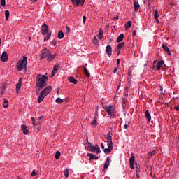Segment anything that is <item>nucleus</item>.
Wrapping results in <instances>:
<instances>
[{
	"label": "nucleus",
	"instance_id": "nucleus-49",
	"mask_svg": "<svg viewBox=\"0 0 179 179\" xmlns=\"http://www.w3.org/2000/svg\"><path fill=\"white\" fill-rule=\"evenodd\" d=\"M117 69H117V67H115V68L114 69L113 73H117Z\"/></svg>",
	"mask_w": 179,
	"mask_h": 179
},
{
	"label": "nucleus",
	"instance_id": "nucleus-37",
	"mask_svg": "<svg viewBox=\"0 0 179 179\" xmlns=\"http://www.w3.org/2000/svg\"><path fill=\"white\" fill-rule=\"evenodd\" d=\"M20 87H22V84L21 83H17L16 85V90L17 91H20Z\"/></svg>",
	"mask_w": 179,
	"mask_h": 179
},
{
	"label": "nucleus",
	"instance_id": "nucleus-45",
	"mask_svg": "<svg viewBox=\"0 0 179 179\" xmlns=\"http://www.w3.org/2000/svg\"><path fill=\"white\" fill-rule=\"evenodd\" d=\"M156 155V151L153 150L151 152V156H155Z\"/></svg>",
	"mask_w": 179,
	"mask_h": 179
},
{
	"label": "nucleus",
	"instance_id": "nucleus-58",
	"mask_svg": "<svg viewBox=\"0 0 179 179\" xmlns=\"http://www.w3.org/2000/svg\"><path fill=\"white\" fill-rule=\"evenodd\" d=\"M155 20H156L157 23H159V18H157Z\"/></svg>",
	"mask_w": 179,
	"mask_h": 179
},
{
	"label": "nucleus",
	"instance_id": "nucleus-29",
	"mask_svg": "<svg viewBox=\"0 0 179 179\" xmlns=\"http://www.w3.org/2000/svg\"><path fill=\"white\" fill-rule=\"evenodd\" d=\"M111 150H113V144H112V147L110 148L109 146H108V148H105L104 149V153H110V152H111Z\"/></svg>",
	"mask_w": 179,
	"mask_h": 179
},
{
	"label": "nucleus",
	"instance_id": "nucleus-20",
	"mask_svg": "<svg viewBox=\"0 0 179 179\" xmlns=\"http://www.w3.org/2000/svg\"><path fill=\"white\" fill-rule=\"evenodd\" d=\"M162 48L166 52H167L168 55H171V52H170V49L169 47L164 44L162 45Z\"/></svg>",
	"mask_w": 179,
	"mask_h": 179
},
{
	"label": "nucleus",
	"instance_id": "nucleus-11",
	"mask_svg": "<svg viewBox=\"0 0 179 179\" xmlns=\"http://www.w3.org/2000/svg\"><path fill=\"white\" fill-rule=\"evenodd\" d=\"M9 59L8 57V53L6 52H3L1 56V62H6Z\"/></svg>",
	"mask_w": 179,
	"mask_h": 179
},
{
	"label": "nucleus",
	"instance_id": "nucleus-31",
	"mask_svg": "<svg viewBox=\"0 0 179 179\" xmlns=\"http://www.w3.org/2000/svg\"><path fill=\"white\" fill-rule=\"evenodd\" d=\"M98 38H99V40H101L103 38V29L101 28L99 29V34L98 35Z\"/></svg>",
	"mask_w": 179,
	"mask_h": 179
},
{
	"label": "nucleus",
	"instance_id": "nucleus-56",
	"mask_svg": "<svg viewBox=\"0 0 179 179\" xmlns=\"http://www.w3.org/2000/svg\"><path fill=\"white\" fill-rule=\"evenodd\" d=\"M113 19H114V20H117V19H118V15H117L116 17H115Z\"/></svg>",
	"mask_w": 179,
	"mask_h": 179
},
{
	"label": "nucleus",
	"instance_id": "nucleus-24",
	"mask_svg": "<svg viewBox=\"0 0 179 179\" xmlns=\"http://www.w3.org/2000/svg\"><path fill=\"white\" fill-rule=\"evenodd\" d=\"M83 73L87 76V78H90V73H89L87 68L84 67Z\"/></svg>",
	"mask_w": 179,
	"mask_h": 179
},
{
	"label": "nucleus",
	"instance_id": "nucleus-51",
	"mask_svg": "<svg viewBox=\"0 0 179 179\" xmlns=\"http://www.w3.org/2000/svg\"><path fill=\"white\" fill-rule=\"evenodd\" d=\"M124 129H128V124H124Z\"/></svg>",
	"mask_w": 179,
	"mask_h": 179
},
{
	"label": "nucleus",
	"instance_id": "nucleus-26",
	"mask_svg": "<svg viewBox=\"0 0 179 179\" xmlns=\"http://www.w3.org/2000/svg\"><path fill=\"white\" fill-rule=\"evenodd\" d=\"M132 26V22L128 21L127 24H125V30H129V28Z\"/></svg>",
	"mask_w": 179,
	"mask_h": 179
},
{
	"label": "nucleus",
	"instance_id": "nucleus-35",
	"mask_svg": "<svg viewBox=\"0 0 179 179\" xmlns=\"http://www.w3.org/2000/svg\"><path fill=\"white\" fill-rule=\"evenodd\" d=\"M61 156V152L59 151H57L56 154L55 155V157L57 160H58V159H59V157Z\"/></svg>",
	"mask_w": 179,
	"mask_h": 179
},
{
	"label": "nucleus",
	"instance_id": "nucleus-19",
	"mask_svg": "<svg viewBox=\"0 0 179 179\" xmlns=\"http://www.w3.org/2000/svg\"><path fill=\"white\" fill-rule=\"evenodd\" d=\"M163 65H164V61L161 60V61L158 62V63L157 64V71H160V69H162V66H163Z\"/></svg>",
	"mask_w": 179,
	"mask_h": 179
},
{
	"label": "nucleus",
	"instance_id": "nucleus-4",
	"mask_svg": "<svg viewBox=\"0 0 179 179\" xmlns=\"http://www.w3.org/2000/svg\"><path fill=\"white\" fill-rule=\"evenodd\" d=\"M48 25L46 24H43L42 29L41 31V33L43 36H46L44 37V41H47L48 40H50L51 38V33H48Z\"/></svg>",
	"mask_w": 179,
	"mask_h": 179
},
{
	"label": "nucleus",
	"instance_id": "nucleus-15",
	"mask_svg": "<svg viewBox=\"0 0 179 179\" xmlns=\"http://www.w3.org/2000/svg\"><path fill=\"white\" fill-rule=\"evenodd\" d=\"M58 69H59V64H56L54 67H53V70L52 71V76L51 78H52L53 76H55V73H57L58 72Z\"/></svg>",
	"mask_w": 179,
	"mask_h": 179
},
{
	"label": "nucleus",
	"instance_id": "nucleus-43",
	"mask_svg": "<svg viewBox=\"0 0 179 179\" xmlns=\"http://www.w3.org/2000/svg\"><path fill=\"white\" fill-rule=\"evenodd\" d=\"M34 176H36V170H34L31 173V176L34 177Z\"/></svg>",
	"mask_w": 179,
	"mask_h": 179
},
{
	"label": "nucleus",
	"instance_id": "nucleus-9",
	"mask_svg": "<svg viewBox=\"0 0 179 179\" xmlns=\"http://www.w3.org/2000/svg\"><path fill=\"white\" fill-rule=\"evenodd\" d=\"M89 150L90 152H94V153L96 154H99L101 152L100 150V147H99L98 145L94 146L92 145H91L90 147L89 148Z\"/></svg>",
	"mask_w": 179,
	"mask_h": 179
},
{
	"label": "nucleus",
	"instance_id": "nucleus-5",
	"mask_svg": "<svg viewBox=\"0 0 179 179\" xmlns=\"http://www.w3.org/2000/svg\"><path fill=\"white\" fill-rule=\"evenodd\" d=\"M106 139L107 142V145L109 148H111L113 145V129L108 132L106 136Z\"/></svg>",
	"mask_w": 179,
	"mask_h": 179
},
{
	"label": "nucleus",
	"instance_id": "nucleus-17",
	"mask_svg": "<svg viewBox=\"0 0 179 179\" xmlns=\"http://www.w3.org/2000/svg\"><path fill=\"white\" fill-rule=\"evenodd\" d=\"M87 157H90V160H99V157L92 153H87Z\"/></svg>",
	"mask_w": 179,
	"mask_h": 179
},
{
	"label": "nucleus",
	"instance_id": "nucleus-28",
	"mask_svg": "<svg viewBox=\"0 0 179 179\" xmlns=\"http://www.w3.org/2000/svg\"><path fill=\"white\" fill-rule=\"evenodd\" d=\"M124 40V34H121L117 38V43H121V41Z\"/></svg>",
	"mask_w": 179,
	"mask_h": 179
},
{
	"label": "nucleus",
	"instance_id": "nucleus-63",
	"mask_svg": "<svg viewBox=\"0 0 179 179\" xmlns=\"http://www.w3.org/2000/svg\"><path fill=\"white\" fill-rule=\"evenodd\" d=\"M0 8H1V5H0Z\"/></svg>",
	"mask_w": 179,
	"mask_h": 179
},
{
	"label": "nucleus",
	"instance_id": "nucleus-36",
	"mask_svg": "<svg viewBox=\"0 0 179 179\" xmlns=\"http://www.w3.org/2000/svg\"><path fill=\"white\" fill-rule=\"evenodd\" d=\"M10 13H9V10H6L5 11V16H6V20H8V19H9V16H10Z\"/></svg>",
	"mask_w": 179,
	"mask_h": 179
},
{
	"label": "nucleus",
	"instance_id": "nucleus-32",
	"mask_svg": "<svg viewBox=\"0 0 179 179\" xmlns=\"http://www.w3.org/2000/svg\"><path fill=\"white\" fill-rule=\"evenodd\" d=\"M47 58H48L47 59L48 61H52V59H54V58H55V54L52 55H49V56H48Z\"/></svg>",
	"mask_w": 179,
	"mask_h": 179
},
{
	"label": "nucleus",
	"instance_id": "nucleus-47",
	"mask_svg": "<svg viewBox=\"0 0 179 179\" xmlns=\"http://www.w3.org/2000/svg\"><path fill=\"white\" fill-rule=\"evenodd\" d=\"M121 62V61L120 60V59H117V66H118V65H120V63Z\"/></svg>",
	"mask_w": 179,
	"mask_h": 179
},
{
	"label": "nucleus",
	"instance_id": "nucleus-21",
	"mask_svg": "<svg viewBox=\"0 0 179 179\" xmlns=\"http://www.w3.org/2000/svg\"><path fill=\"white\" fill-rule=\"evenodd\" d=\"M8 106L9 101H8V99H6V98H4L3 101V107H4V108H8Z\"/></svg>",
	"mask_w": 179,
	"mask_h": 179
},
{
	"label": "nucleus",
	"instance_id": "nucleus-38",
	"mask_svg": "<svg viewBox=\"0 0 179 179\" xmlns=\"http://www.w3.org/2000/svg\"><path fill=\"white\" fill-rule=\"evenodd\" d=\"M136 178L138 179L141 178V176L139 175V172L138 171V170L136 171Z\"/></svg>",
	"mask_w": 179,
	"mask_h": 179
},
{
	"label": "nucleus",
	"instance_id": "nucleus-25",
	"mask_svg": "<svg viewBox=\"0 0 179 179\" xmlns=\"http://www.w3.org/2000/svg\"><path fill=\"white\" fill-rule=\"evenodd\" d=\"M69 80L71 82V83H73L74 85H76V83H78V80L73 77H69Z\"/></svg>",
	"mask_w": 179,
	"mask_h": 179
},
{
	"label": "nucleus",
	"instance_id": "nucleus-60",
	"mask_svg": "<svg viewBox=\"0 0 179 179\" xmlns=\"http://www.w3.org/2000/svg\"><path fill=\"white\" fill-rule=\"evenodd\" d=\"M43 119V117L42 116H40L39 117V120H42Z\"/></svg>",
	"mask_w": 179,
	"mask_h": 179
},
{
	"label": "nucleus",
	"instance_id": "nucleus-7",
	"mask_svg": "<svg viewBox=\"0 0 179 179\" xmlns=\"http://www.w3.org/2000/svg\"><path fill=\"white\" fill-rule=\"evenodd\" d=\"M71 1L73 6H80V5H81V6H83V5H85V1L86 0H71Z\"/></svg>",
	"mask_w": 179,
	"mask_h": 179
},
{
	"label": "nucleus",
	"instance_id": "nucleus-3",
	"mask_svg": "<svg viewBox=\"0 0 179 179\" xmlns=\"http://www.w3.org/2000/svg\"><path fill=\"white\" fill-rule=\"evenodd\" d=\"M27 66V57L23 56V59L18 61L17 63V71L18 72H21L22 69H26V66Z\"/></svg>",
	"mask_w": 179,
	"mask_h": 179
},
{
	"label": "nucleus",
	"instance_id": "nucleus-34",
	"mask_svg": "<svg viewBox=\"0 0 179 179\" xmlns=\"http://www.w3.org/2000/svg\"><path fill=\"white\" fill-rule=\"evenodd\" d=\"M56 103L57 104H62V103H64V99H61V98H57L56 100H55Z\"/></svg>",
	"mask_w": 179,
	"mask_h": 179
},
{
	"label": "nucleus",
	"instance_id": "nucleus-39",
	"mask_svg": "<svg viewBox=\"0 0 179 179\" xmlns=\"http://www.w3.org/2000/svg\"><path fill=\"white\" fill-rule=\"evenodd\" d=\"M1 6H5L6 1L5 0H1Z\"/></svg>",
	"mask_w": 179,
	"mask_h": 179
},
{
	"label": "nucleus",
	"instance_id": "nucleus-42",
	"mask_svg": "<svg viewBox=\"0 0 179 179\" xmlns=\"http://www.w3.org/2000/svg\"><path fill=\"white\" fill-rule=\"evenodd\" d=\"M129 76H132V69L129 70Z\"/></svg>",
	"mask_w": 179,
	"mask_h": 179
},
{
	"label": "nucleus",
	"instance_id": "nucleus-6",
	"mask_svg": "<svg viewBox=\"0 0 179 179\" xmlns=\"http://www.w3.org/2000/svg\"><path fill=\"white\" fill-rule=\"evenodd\" d=\"M103 108L106 111V113L108 114V115H110V117H113L115 113H114V106L110 105L109 106H103Z\"/></svg>",
	"mask_w": 179,
	"mask_h": 179
},
{
	"label": "nucleus",
	"instance_id": "nucleus-2",
	"mask_svg": "<svg viewBox=\"0 0 179 179\" xmlns=\"http://www.w3.org/2000/svg\"><path fill=\"white\" fill-rule=\"evenodd\" d=\"M52 90V87H51V86H48L44 90H43L41 92L39 96L38 97V103H41V101L44 100V97H45L46 96H48V94L51 93Z\"/></svg>",
	"mask_w": 179,
	"mask_h": 179
},
{
	"label": "nucleus",
	"instance_id": "nucleus-57",
	"mask_svg": "<svg viewBox=\"0 0 179 179\" xmlns=\"http://www.w3.org/2000/svg\"><path fill=\"white\" fill-rule=\"evenodd\" d=\"M97 40V38L96 36L94 37V41H96Z\"/></svg>",
	"mask_w": 179,
	"mask_h": 179
},
{
	"label": "nucleus",
	"instance_id": "nucleus-48",
	"mask_svg": "<svg viewBox=\"0 0 179 179\" xmlns=\"http://www.w3.org/2000/svg\"><path fill=\"white\" fill-rule=\"evenodd\" d=\"M136 36V31H133V37H135Z\"/></svg>",
	"mask_w": 179,
	"mask_h": 179
},
{
	"label": "nucleus",
	"instance_id": "nucleus-27",
	"mask_svg": "<svg viewBox=\"0 0 179 179\" xmlns=\"http://www.w3.org/2000/svg\"><path fill=\"white\" fill-rule=\"evenodd\" d=\"M64 32L62 31H59L58 32V39L59 40H62V38L64 37Z\"/></svg>",
	"mask_w": 179,
	"mask_h": 179
},
{
	"label": "nucleus",
	"instance_id": "nucleus-14",
	"mask_svg": "<svg viewBox=\"0 0 179 179\" xmlns=\"http://www.w3.org/2000/svg\"><path fill=\"white\" fill-rule=\"evenodd\" d=\"M134 12H138V10H139V8H141V5H139V2H138V1L136 0L134 1Z\"/></svg>",
	"mask_w": 179,
	"mask_h": 179
},
{
	"label": "nucleus",
	"instance_id": "nucleus-30",
	"mask_svg": "<svg viewBox=\"0 0 179 179\" xmlns=\"http://www.w3.org/2000/svg\"><path fill=\"white\" fill-rule=\"evenodd\" d=\"M64 174L66 178H68V177H69V169H68V168L64 169Z\"/></svg>",
	"mask_w": 179,
	"mask_h": 179
},
{
	"label": "nucleus",
	"instance_id": "nucleus-62",
	"mask_svg": "<svg viewBox=\"0 0 179 179\" xmlns=\"http://www.w3.org/2000/svg\"><path fill=\"white\" fill-rule=\"evenodd\" d=\"M17 179H22L20 177H19Z\"/></svg>",
	"mask_w": 179,
	"mask_h": 179
},
{
	"label": "nucleus",
	"instance_id": "nucleus-52",
	"mask_svg": "<svg viewBox=\"0 0 179 179\" xmlns=\"http://www.w3.org/2000/svg\"><path fill=\"white\" fill-rule=\"evenodd\" d=\"M99 116V114L97 113V110L95 112V116L94 117H96V118H97V117Z\"/></svg>",
	"mask_w": 179,
	"mask_h": 179
},
{
	"label": "nucleus",
	"instance_id": "nucleus-44",
	"mask_svg": "<svg viewBox=\"0 0 179 179\" xmlns=\"http://www.w3.org/2000/svg\"><path fill=\"white\" fill-rule=\"evenodd\" d=\"M174 108L176 110V111H179V105L176 106Z\"/></svg>",
	"mask_w": 179,
	"mask_h": 179
},
{
	"label": "nucleus",
	"instance_id": "nucleus-18",
	"mask_svg": "<svg viewBox=\"0 0 179 179\" xmlns=\"http://www.w3.org/2000/svg\"><path fill=\"white\" fill-rule=\"evenodd\" d=\"M145 115L147 121L148 122H150V121H152V116L150 115V113H149V110L145 111Z\"/></svg>",
	"mask_w": 179,
	"mask_h": 179
},
{
	"label": "nucleus",
	"instance_id": "nucleus-54",
	"mask_svg": "<svg viewBox=\"0 0 179 179\" xmlns=\"http://www.w3.org/2000/svg\"><path fill=\"white\" fill-rule=\"evenodd\" d=\"M33 127H34V128H36V122H33Z\"/></svg>",
	"mask_w": 179,
	"mask_h": 179
},
{
	"label": "nucleus",
	"instance_id": "nucleus-40",
	"mask_svg": "<svg viewBox=\"0 0 179 179\" xmlns=\"http://www.w3.org/2000/svg\"><path fill=\"white\" fill-rule=\"evenodd\" d=\"M52 45H57V40L52 41Z\"/></svg>",
	"mask_w": 179,
	"mask_h": 179
},
{
	"label": "nucleus",
	"instance_id": "nucleus-61",
	"mask_svg": "<svg viewBox=\"0 0 179 179\" xmlns=\"http://www.w3.org/2000/svg\"><path fill=\"white\" fill-rule=\"evenodd\" d=\"M32 2H36L37 0H31Z\"/></svg>",
	"mask_w": 179,
	"mask_h": 179
},
{
	"label": "nucleus",
	"instance_id": "nucleus-8",
	"mask_svg": "<svg viewBox=\"0 0 179 179\" xmlns=\"http://www.w3.org/2000/svg\"><path fill=\"white\" fill-rule=\"evenodd\" d=\"M50 55H51L50 50L48 49H43L41 52V59H43V58H48V57Z\"/></svg>",
	"mask_w": 179,
	"mask_h": 179
},
{
	"label": "nucleus",
	"instance_id": "nucleus-41",
	"mask_svg": "<svg viewBox=\"0 0 179 179\" xmlns=\"http://www.w3.org/2000/svg\"><path fill=\"white\" fill-rule=\"evenodd\" d=\"M83 22L85 24V23H86V16H83Z\"/></svg>",
	"mask_w": 179,
	"mask_h": 179
},
{
	"label": "nucleus",
	"instance_id": "nucleus-22",
	"mask_svg": "<svg viewBox=\"0 0 179 179\" xmlns=\"http://www.w3.org/2000/svg\"><path fill=\"white\" fill-rule=\"evenodd\" d=\"M92 128H96L97 127V117H94V120L92 121L91 124Z\"/></svg>",
	"mask_w": 179,
	"mask_h": 179
},
{
	"label": "nucleus",
	"instance_id": "nucleus-33",
	"mask_svg": "<svg viewBox=\"0 0 179 179\" xmlns=\"http://www.w3.org/2000/svg\"><path fill=\"white\" fill-rule=\"evenodd\" d=\"M154 17L155 19H159V11L157 10H154Z\"/></svg>",
	"mask_w": 179,
	"mask_h": 179
},
{
	"label": "nucleus",
	"instance_id": "nucleus-53",
	"mask_svg": "<svg viewBox=\"0 0 179 179\" xmlns=\"http://www.w3.org/2000/svg\"><path fill=\"white\" fill-rule=\"evenodd\" d=\"M101 146L102 149H104V144L103 143H101Z\"/></svg>",
	"mask_w": 179,
	"mask_h": 179
},
{
	"label": "nucleus",
	"instance_id": "nucleus-55",
	"mask_svg": "<svg viewBox=\"0 0 179 179\" xmlns=\"http://www.w3.org/2000/svg\"><path fill=\"white\" fill-rule=\"evenodd\" d=\"M22 80H22V78H20V79H19V83H21V84H22Z\"/></svg>",
	"mask_w": 179,
	"mask_h": 179
},
{
	"label": "nucleus",
	"instance_id": "nucleus-16",
	"mask_svg": "<svg viewBox=\"0 0 179 179\" xmlns=\"http://www.w3.org/2000/svg\"><path fill=\"white\" fill-rule=\"evenodd\" d=\"M21 129L24 135H27V134H29V129H27V126H26V124H22Z\"/></svg>",
	"mask_w": 179,
	"mask_h": 179
},
{
	"label": "nucleus",
	"instance_id": "nucleus-1",
	"mask_svg": "<svg viewBox=\"0 0 179 179\" xmlns=\"http://www.w3.org/2000/svg\"><path fill=\"white\" fill-rule=\"evenodd\" d=\"M48 80V77L45 75L38 74L36 80V87H38V90H41L43 87H45V83Z\"/></svg>",
	"mask_w": 179,
	"mask_h": 179
},
{
	"label": "nucleus",
	"instance_id": "nucleus-59",
	"mask_svg": "<svg viewBox=\"0 0 179 179\" xmlns=\"http://www.w3.org/2000/svg\"><path fill=\"white\" fill-rule=\"evenodd\" d=\"M157 62V60H154L153 64H156Z\"/></svg>",
	"mask_w": 179,
	"mask_h": 179
},
{
	"label": "nucleus",
	"instance_id": "nucleus-46",
	"mask_svg": "<svg viewBox=\"0 0 179 179\" xmlns=\"http://www.w3.org/2000/svg\"><path fill=\"white\" fill-rule=\"evenodd\" d=\"M66 30L67 33H69V31H71L69 27H66Z\"/></svg>",
	"mask_w": 179,
	"mask_h": 179
},
{
	"label": "nucleus",
	"instance_id": "nucleus-13",
	"mask_svg": "<svg viewBox=\"0 0 179 179\" xmlns=\"http://www.w3.org/2000/svg\"><path fill=\"white\" fill-rule=\"evenodd\" d=\"M106 52L108 57H111V55L113 54V48H111V45H108L106 46Z\"/></svg>",
	"mask_w": 179,
	"mask_h": 179
},
{
	"label": "nucleus",
	"instance_id": "nucleus-10",
	"mask_svg": "<svg viewBox=\"0 0 179 179\" xmlns=\"http://www.w3.org/2000/svg\"><path fill=\"white\" fill-rule=\"evenodd\" d=\"M124 45H125L124 42H121L117 45V49H116V51L117 52V55H120V52H121V50L124 48Z\"/></svg>",
	"mask_w": 179,
	"mask_h": 179
},
{
	"label": "nucleus",
	"instance_id": "nucleus-50",
	"mask_svg": "<svg viewBox=\"0 0 179 179\" xmlns=\"http://www.w3.org/2000/svg\"><path fill=\"white\" fill-rule=\"evenodd\" d=\"M31 121H33V122H36V119H34V117H31Z\"/></svg>",
	"mask_w": 179,
	"mask_h": 179
},
{
	"label": "nucleus",
	"instance_id": "nucleus-23",
	"mask_svg": "<svg viewBox=\"0 0 179 179\" xmlns=\"http://www.w3.org/2000/svg\"><path fill=\"white\" fill-rule=\"evenodd\" d=\"M108 166H110V157L106 158V161L104 164V169H108Z\"/></svg>",
	"mask_w": 179,
	"mask_h": 179
},
{
	"label": "nucleus",
	"instance_id": "nucleus-12",
	"mask_svg": "<svg viewBox=\"0 0 179 179\" xmlns=\"http://www.w3.org/2000/svg\"><path fill=\"white\" fill-rule=\"evenodd\" d=\"M134 163H135V155H134V153H132L131 157H129L130 169H134Z\"/></svg>",
	"mask_w": 179,
	"mask_h": 179
}]
</instances>
